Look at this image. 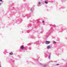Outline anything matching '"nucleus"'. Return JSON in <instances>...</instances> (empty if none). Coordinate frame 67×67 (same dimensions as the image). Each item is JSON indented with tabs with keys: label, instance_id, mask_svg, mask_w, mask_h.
<instances>
[{
	"label": "nucleus",
	"instance_id": "nucleus-19",
	"mask_svg": "<svg viewBox=\"0 0 67 67\" xmlns=\"http://www.w3.org/2000/svg\"><path fill=\"white\" fill-rule=\"evenodd\" d=\"M42 65H43V64H42Z\"/></svg>",
	"mask_w": 67,
	"mask_h": 67
},
{
	"label": "nucleus",
	"instance_id": "nucleus-17",
	"mask_svg": "<svg viewBox=\"0 0 67 67\" xmlns=\"http://www.w3.org/2000/svg\"><path fill=\"white\" fill-rule=\"evenodd\" d=\"M66 65L67 66V63L66 64Z\"/></svg>",
	"mask_w": 67,
	"mask_h": 67
},
{
	"label": "nucleus",
	"instance_id": "nucleus-16",
	"mask_svg": "<svg viewBox=\"0 0 67 67\" xmlns=\"http://www.w3.org/2000/svg\"><path fill=\"white\" fill-rule=\"evenodd\" d=\"M0 67H1V65L0 64Z\"/></svg>",
	"mask_w": 67,
	"mask_h": 67
},
{
	"label": "nucleus",
	"instance_id": "nucleus-8",
	"mask_svg": "<svg viewBox=\"0 0 67 67\" xmlns=\"http://www.w3.org/2000/svg\"><path fill=\"white\" fill-rule=\"evenodd\" d=\"M38 4L39 5H40V4H41V3L40 2H38Z\"/></svg>",
	"mask_w": 67,
	"mask_h": 67
},
{
	"label": "nucleus",
	"instance_id": "nucleus-1",
	"mask_svg": "<svg viewBox=\"0 0 67 67\" xmlns=\"http://www.w3.org/2000/svg\"><path fill=\"white\" fill-rule=\"evenodd\" d=\"M50 42H51L50 41H46L45 42V43L46 44H48L50 43Z\"/></svg>",
	"mask_w": 67,
	"mask_h": 67
},
{
	"label": "nucleus",
	"instance_id": "nucleus-14",
	"mask_svg": "<svg viewBox=\"0 0 67 67\" xmlns=\"http://www.w3.org/2000/svg\"><path fill=\"white\" fill-rule=\"evenodd\" d=\"M53 26H54V27H55V25H53Z\"/></svg>",
	"mask_w": 67,
	"mask_h": 67
},
{
	"label": "nucleus",
	"instance_id": "nucleus-11",
	"mask_svg": "<svg viewBox=\"0 0 67 67\" xmlns=\"http://www.w3.org/2000/svg\"><path fill=\"white\" fill-rule=\"evenodd\" d=\"M56 65L57 66H58V65H59V64H56Z\"/></svg>",
	"mask_w": 67,
	"mask_h": 67
},
{
	"label": "nucleus",
	"instance_id": "nucleus-12",
	"mask_svg": "<svg viewBox=\"0 0 67 67\" xmlns=\"http://www.w3.org/2000/svg\"><path fill=\"white\" fill-rule=\"evenodd\" d=\"M0 1L1 2L2 1V0H0Z\"/></svg>",
	"mask_w": 67,
	"mask_h": 67
},
{
	"label": "nucleus",
	"instance_id": "nucleus-13",
	"mask_svg": "<svg viewBox=\"0 0 67 67\" xmlns=\"http://www.w3.org/2000/svg\"><path fill=\"white\" fill-rule=\"evenodd\" d=\"M42 23H44V21H42Z\"/></svg>",
	"mask_w": 67,
	"mask_h": 67
},
{
	"label": "nucleus",
	"instance_id": "nucleus-4",
	"mask_svg": "<svg viewBox=\"0 0 67 67\" xmlns=\"http://www.w3.org/2000/svg\"><path fill=\"white\" fill-rule=\"evenodd\" d=\"M50 47H51V46H48L47 47L48 49H49V48H50Z\"/></svg>",
	"mask_w": 67,
	"mask_h": 67
},
{
	"label": "nucleus",
	"instance_id": "nucleus-6",
	"mask_svg": "<svg viewBox=\"0 0 67 67\" xmlns=\"http://www.w3.org/2000/svg\"><path fill=\"white\" fill-rule=\"evenodd\" d=\"M9 55H13V53L12 52H11L9 53Z\"/></svg>",
	"mask_w": 67,
	"mask_h": 67
},
{
	"label": "nucleus",
	"instance_id": "nucleus-7",
	"mask_svg": "<svg viewBox=\"0 0 67 67\" xmlns=\"http://www.w3.org/2000/svg\"><path fill=\"white\" fill-rule=\"evenodd\" d=\"M45 3L46 4H47V3H48L47 2V1H45Z\"/></svg>",
	"mask_w": 67,
	"mask_h": 67
},
{
	"label": "nucleus",
	"instance_id": "nucleus-2",
	"mask_svg": "<svg viewBox=\"0 0 67 67\" xmlns=\"http://www.w3.org/2000/svg\"><path fill=\"white\" fill-rule=\"evenodd\" d=\"M21 49H23L24 48V47L23 46H21Z\"/></svg>",
	"mask_w": 67,
	"mask_h": 67
},
{
	"label": "nucleus",
	"instance_id": "nucleus-5",
	"mask_svg": "<svg viewBox=\"0 0 67 67\" xmlns=\"http://www.w3.org/2000/svg\"><path fill=\"white\" fill-rule=\"evenodd\" d=\"M31 11L32 12H33V10H34V9H33L31 8Z\"/></svg>",
	"mask_w": 67,
	"mask_h": 67
},
{
	"label": "nucleus",
	"instance_id": "nucleus-15",
	"mask_svg": "<svg viewBox=\"0 0 67 67\" xmlns=\"http://www.w3.org/2000/svg\"><path fill=\"white\" fill-rule=\"evenodd\" d=\"M1 3H0V5H1Z\"/></svg>",
	"mask_w": 67,
	"mask_h": 67
},
{
	"label": "nucleus",
	"instance_id": "nucleus-18",
	"mask_svg": "<svg viewBox=\"0 0 67 67\" xmlns=\"http://www.w3.org/2000/svg\"><path fill=\"white\" fill-rule=\"evenodd\" d=\"M51 62H52V61H51Z\"/></svg>",
	"mask_w": 67,
	"mask_h": 67
},
{
	"label": "nucleus",
	"instance_id": "nucleus-3",
	"mask_svg": "<svg viewBox=\"0 0 67 67\" xmlns=\"http://www.w3.org/2000/svg\"><path fill=\"white\" fill-rule=\"evenodd\" d=\"M43 66L44 67H47V65L46 64H44L43 65Z\"/></svg>",
	"mask_w": 67,
	"mask_h": 67
},
{
	"label": "nucleus",
	"instance_id": "nucleus-9",
	"mask_svg": "<svg viewBox=\"0 0 67 67\" xmlns=\"http://www.w3.org/2000/svg\"><path fill=\"white\" fill-rule=\"evenodd\" d=\"M48 58H49V59H50V56H48Z\"/></svg>",
	"mask_w": 67,
	"mask_h": 67
},
{
	"label": "nucleus",
	"instance_id": "nucleus-10",
	"mask_svg": "<svg viewBox=\"0 0 67 67\" xmlns=\"http://www.w3.org/2000/svg\"><path fill=\"white\" fill-rule=\"evenodd\" d=\"M56 43V42L54 41L53 42V44H55V43Z\"/></svg>",
	"mask_w": 67,
	"mask_h": 67
}]
</instances>
